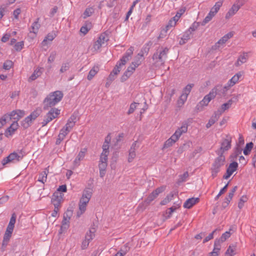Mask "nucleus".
<instances>
[{"label": "nucleus", "instance_id": "1", "mask_svg": "<svg viewBox=\"0 0 256 256\" xmlns=\"http://www.w3.org/2000/svg\"><path fill=\"white\" fill-rule=\"evenodd\" d=\"M63 97L61 91L56 90L49 94L43 101L44 110H47L59 102Z\"/></svg>", "mask_w": 256, "mask_h": 256}, {"label": "nucleus", "instance_id": "2", "mask_svg": "<svg viewBox=\"0 0 256 256\" xmlns=\"http://www.w3.org/2000/svg\"><path fill=\"white\" fill-rule=\"evenodd\" d=\"M168 50H169L167 48H160L154 53L152 56V59L154 61L153 64L156 67H159L164 64L167 58Z\"/></svg>", "mask_w": 256, "mask_h": 256}, {"label": "nucleus", "instance_id": "3", "mask_svg": "<svg viewBox=\"0 0 256 256\" xmlns=\"http://www.w3.org/2000/svg\"><path fill=\"white\" fill-rule=\"evenodd\" d=\"M226 162V158L224 155H218L212 164L210 170L212 176L214 178L218 174L220 171V168L224 166Z\"/></svg>", "mask_w": 256, "mask_h": 256}, {"label": "nucleus", "instance_id": "4", "mask_svg": "<svg viewBox=\"0 0 256 256\" xmlns=\"http://www.w3.org/2000/svg\"><path fill=\"white\" fill-rule=\"evenodd\" d=\"M26 154V152L22 148L20 150H18V152H14L10 154L8 156L2 160V163L3 166H4L10 162H13L14 160L20 162Z\"/></svg>", "mask_w": 256, "mask_h": 256}, {"label": "nucleus", "instance_id": "5", "mask_svg": "<svg viewBox=\"0 0 256 256\" xmlns=\"http://www.w3.org/2000/svg\"><path fill=\"white\" fill-rule=\"evenodd\" d=\"M222 88V86H216L214 88H212L208 94H206L200 102V104L202 106H206L210 102L214 99L216 94L221 95L220 93V88Z\"/></svg>", "mask_w": 256, "mask_h": 256}, {"label": "nucleus", "instance_id": "6", "mask_svg": "<svg viewBox=\"0 0 256 256\" xmlns=\"http://www.w3.org/2000/svg\"><path fill=\"white\" fill-rule=\"evenodd\" d=\"M42 110L40 109L36 108L21 122L22 126L24 128H28L32 125L33 122L40 114Z\"/></svg>", "mask_w": 256, "mask_h": 256}, {"label": "nucleus", "instance_id": "7", "mask_svg": "<svg viewBox=\"0 0 256 256\" xmlns=\"http://www.w3.org/2000/svg\"><path fill=\"white\" fill-rule=\"evenodd\" d=\"M231 142L232 138L229 135H226V138L222 140L220 148L216 150V154L218 155H224L225 151H227L230 148Z\"/></svg>", "mask_w": 256, "mask_h": 256}, {"label": "nucleus", "instance_id": "8", "mask_svg": "<svg viewBox=\"0 0 256 256\" xmlns=\"http://www.w3.org/2000/svg\"><path fill=\"white\" fill-rule=\"evenodd\" d=\"M60 114V110L56 108H52L46 114L42 122V126H46L49 122L56 118Z\"/></svg>", "mask_w": 256, "mask_h": 256}, {"label": "nucleus", "instance_id": "9", "mask_svg": "<svg viewBox=\"0 0 256 256\" xmlns=\"http://www.w3.org/2000/svg\"><path fill=\"white\" fill-rule=\"evenodd\" d=\"M245 0H237L232 6L226 15V18L229 19L230 17L234 15L240 10L241 6L245 4Z\"/></svg>", "mask_w": 256, "mask_h": 256}, {"label": "nucleus", "instance_id": "10", "mask_svg": "<svg viewBox=\"0 0 256 256\" xmlns=\"http://www.w3.org/2000/svg\"><path fill=\"white\" fill-rule=\"evenodd\" d=\"M166 188L165 186H162L157 188L154 191H153L151 194H149L146 199V202L147 204H150L152 200H154L158 195L163 192Z\"/></svg>", "mask_w": 256, "mask_h": 256}, {"label": "nucleus", "instance_id": "11", "mask_svg": "<svg viewBox=\"0 0 256 256\" xmlns=\"http://www.w3.org/2000/svg\"><path fill=\"white\" fill-rule=\"evenodd\" d=\"M62 201V195L61 194L54 193L52 199V204L56 210H59L60 206V204Z\"/></svg>", "mask_w": 256, "mask_h": 256}, {"label": "nucleus", "instance_id": "12", "mask_svg": "<svg viewBox=\"0 0 256 256\" xmlns=\"http://www.w3.org/2000/svg\"><path fill=\"white\" fill-rule=\"evenodd\" d=\"M188 130V124L186 123H183L180 128H178L175 132L172 134L173 138L178 140L180 137L183 134L186 132Z\"/></svg>", "mask_w": 256, "mask_h": 256}, {"label": "nucleus", "instance_id": "13", "mask_svg": "<svg viewBox=\"0 0 256 256\" xmlns=\"http://www.w3.org/2000/svg\"><path fill=\"white\" fill-rule=\"evenodd\" d=\"M90 200H85L84 198H81L79 202V211L77 212V216L80 217L86 210V206Z\"/></svg>", "mask_w": 256, "mask_h": 256}, {"label": "nucleus", "instance_id": "14", "mask_svg": "<svg viewBox=\"0 0 256 256\" xmlns=\"http://www.w3.org/2000/svg\"><path fill=\"white\" fill-rule=\"evenodd\" d=\"M200 201L198 198H192L187 200L184 204V208H190Z\"/></svg>", "mask_w": 256, "mask_h": 256}, {"label": "nucleus", "instance_id": "15", "mask_svg": "<svg viewBox=\"0 0 256 256\" xmlns=\"http://www.w3.org/2000/svg\"><path fill=\"white\" fill-rule=\"evenodd\" d=\"M86 151V150L84 148L79 152L78 155L74 162V164L75 166H77L80 164V161L82 160L84 157Z\"/></svg>", "mask_w": 256, "mask_h": 256}, {"label": "nucleus", "instance_id": "16", "mask_svg": "<svg viewBox=\"0 0 256 256\" xmlns=\"http://www.w3.org/2000/svg\"><path fill=\"white\" fill-rule=\"evenodd\" d=\"M18 124L16 122H14L12 124L7 128L6 131V135L8 136V133L9 136L12 134L18 128Z\"/></svg>", "mask_w": 256, "mask_h": 256}, {"label": "nucleus", "instance_id": "17", "mask_svg": "<svg viewBox=\"0 0 256 256\" xmlns=\"http://www.w3.org/2000/svg\"><path fill=\"white\" fill-rule=\"evenodd\" d=\"M108 166V157L104 156H100L98 168L100 170H106Z\"/></svg>", "mask_w": 256, "mask_h": 256}, {"label": "nucleus", "instance_id": "18", "mask_svg": "<svg viewBox=\"0 0 256 256\" xmlns=\"http://www.w3.org/2000/svg\"><path fill=\"white\" fill-rule=\"evenodd\" d=\"M220 115L216 112H214V114L212 116L209 120L208 122L206 124L207 128H210L213 124H214L219 118Z\"/></svg>", "mask_w": 256, "mask_h": 256}, {"label": "nucleus", "instance_id": "19", "mask_svg": "<svg viewBox=\"0 0 256 256\" xmlns=\"http://www.w3.org/2000/svg\"><path fill=\"white\" fill-rule=\"evenodd\" d=\"M232 103V100H229L227 102L222 104L221 108L216 111V112L220 116L223 112L228 109L231 106Z\"/></svg>", "mask_w": 256, "mask_h": 256}, {"label": "nucleus", "instance_id": "20", "mask_svg": "<svg viewBox=\"0 0 256 256\" xmlns=\"http://www.w3.org/2000/svg\"><path fill=\"white\" fill-rule=\"evenodd\" d=\"M248 58V56L246 53L240 56L236 62L235 63V65L236 66H240L244 63H245Z\"/></svg>", "mask_w": 256, "mask_h": 256}, {"label": "nucleus", "instance_id": "21", "mask_svg": "<svg viewBox=\"0 0 256 256\" xmlns=\"http://www.w3.org/2000/svg\"><path fill=\"white\" fill-rule=\"evenodd\" d=\"M224 0H220L216 2L214 6L210 9V12H212L214 14H216L219 10L220 8L222 6Z\"/></svg>", "mask_w": 256, "mask_h": 256}, {"label": "nucleus", "instance_id": "22", "mask_svg": "<svg viewBox=\"0 0 256 256\" xmlns=\"http://www.w3.org/2000/svg\"><path fill=\"white\" fill-rule=\"evenodd\" d=\"M25 111L24 110H13L10 112V116H16V114L18 116L16 118V121L22 118L25 115Z\"/></svg>", "mask_w": 256, "mask_h": 256}, {"label": "nucleus", "instance_id": "23", "mask_svg": "<svg viewBox=\"0 0 256 256\" xmlns=\"http://www.w3.org/2000/svg\"><path fill=\"white\" fill-rule=\"evenodd\" d=\"M99 70V68L98 66H94L89 72L87 76V78L90 80L94 76L98 73Z\"/></svg>", "mask_w": 256, "mask_h": 256}, {"label": "nucleus", "instance_id": "24", "mask_svg": "<svg viewBox=\"0 0 256 256\" xmlns=\"http://www.w3.org/2000/svg\"><path fill=\"white\" fill-rule=\"evenodd\" d=\"M40 18H37L36 20L32 24V26H31V28L32 30H30V32H33L35 34H36L40 26V24L38 23Z\"/></svg>", "mask_w": 256, "mask_h": 256}, {"label": "nucleus", "instance_id": "25", "mask_svg": "<svg viewBox=\"0 0 256 256\" xmlns=\"http://www.w3.org/2000/svg\"><path fill=\"white\" fill-rule=\"evenodd\" d=\"M178 140L174 138H173V135L166 141L164 144L163 148H166L172 146Z\"/></svg>", "mask_w": 256, "mask_h": 256}, {"label": "nucleus", "instance_id": "26", "mask_svg": "<svg viewBox=\"0 0 256 256\" xmlns=\"http://www.w3.org/2000/svg\"><path fill=\"white\" fill-rule=\"evenodd\" d=\"M92 190L90 188H86L83 192L82 196L81 198H85V200H90L92 196Z\"/></svg>", "mask_w": 256, "mask_h": 256}, {"label": "nucleus", "instance_id": "27", "mask_svg": "<svg viewBox=\"0 0 256 256\" xmlns=\"http://www.w3.org/2000/svg\"><path fill=\"white\" fill-rule=\"evenodd\" d=\"M70 218H68L64 216L63 220L62 222L61 230H67L70 226Z\"/></svg>", "mask_w": 256, "mask_h": 256}, {"label": "nucleus", "instance_id": "28", "mask_svg": "<svg viewBox=\"0 0 256 256\" xmlns=\"http://www.w3.org/2000/svg\"><path fill=\"white\" fill-rule=\"evenodd\" d=\"M41 69V68L36 69L30 77L28 81L30 82L34 80L39 77L42 74Z\"/></svg>", "mask_w": 256, "mask_h": 256}, {"label": "nucleus", "instance_id": "29", "mask_svg": "<svg viewBox=\"0 0 256 256\" xmlns=\"http://www.w3.org/2000/svg\"><path fill=\"white\" fill-rule=\"evenodd\" d=\"M238 168V164L236 162H233L230 163L228 167L226 169V171L230 172V174H232L234 172L236 171Z\"/></svg>", "mask_w": 256, "mask_h": 256}, {"label": "nucleus", "instance_id": "30", "mask_svg": "<svg viewBox=\"0 0 256 256\" xmlns=\"http://www.w3.org/2000/svg\"><path fill=\"white\" fill-rule=\"evenodd\" d=\"M102 152L100 156H104L105 157H108L109 154V153H110L109 144L108 143L104 142L102 145Z\"/></svg>", "mask_w": 256, "mask_h": 256}, {"label": "nucleus", "instance_id": "31", "mask_svg": "<svg viewBox=\"0 0 256 256\" xmlns=\"http://www.w3.org/2000/svg\"><path fill=\"white\" fill-rule=\"evenodd\" d=\"M187 96L185 94H182L177 102V104L178 107H182L187 100Z\"/></svg>", "mask_w": 256, "mask_h": 256}, {"label": "nucleus", "instance_id": "32", "mask_svg": "<svg viewBox=\"0 0 256 256\" xmlns=\"http://www.w3.org/2000/svg\"><path fill=\"white\" fill-rule=\"evenodd\" d=\"M215 14H213L212 12H210L207 16L204 18L202 22V26H204L206 24L210 22L212 18L214 16Z\"/></svg>", "mask_w": 256, "mask_h": 256}, {"label": "nucleus", "instance_id": "33", "mask_svg": "<svg viewBox=\"0 0 256 256\" xmlns=\"http://www.w3.org/2000/svg\"><path fill=\"white\" fill-rule=\"evenodd\" d=\"M234 84H233V83H232V82H230V80L227 83L226 86H224V87H222V88H220V93L221 94H224L226 92L231 86H233Z\"/></svg>", "mask_w": 256, "mask_h": 256}, {"label": "nucleus", "instance_id": "34", "mask_svg": "<svg viewBox=\"0 0 256 256\" xmlns=\"http://www.w3.org/2000/svg\"><path fill=\"white\" fill-rule=\"evenodd\" d=\"M67 135V134L64 132L63 131H62V130H60V132L58 136V137L56 139V145H58L60 144L64 138L65 136Z\"/></svg>", "mask_w": 256, "mask_h": 256}, {"label": "nucleus", "instance_id": "35", "mask_svg": "<svg viewBox=\"0 0 256 256\" xmlns=\"http://www.w3.org/2000/svg\"><path fill=\"white\" fill-rule=\"evenodd\" d=\"M48 174L46 171H43L39 174L38 180L44 184L47 179Z\"/></svg>", "mask_w": 256, "mask_h": 256}, {"label": "nucleus", "instance_id": "36", "mask_svg": "<svg viewBox=\"0 0 256 256\" xmlns=\"http://www.w3.org/2000/svg\"><path fill=\"white\" fill-rule=\"evenodd\" d=\"M55 37H56V34H53V33L48 34V35L46 36L45 38L42 42V44L43 45L46 44V42L48 40L52 41L54 38Z\"/></svg>", "mask_w": 256, "mask_h": 256}, {"label": "nucleus", "instance_id": "37", "mask_svg": "<svg viewBox=\"0 0 256 256\" xmlns=\"http://www.w3.org/2000/svg\"><path fill=\"white\" fill-rule=\"evenodd\" d=\"M98 40H99L100 42L104 44L108 40V37L106 33L103 32L100 34Z\"/></svg>", "mask_w": 256, "mask_h": 256}, {"label": "nucleus", "instance_id": "38", "mask_svg": "<svg viewBox=\"0 0 256 256\" xmlns=\"http://www.w3.org/2000/svg\"><path fill=\"white\" fill-rule=\"evenodd\" d=\"M231 234L230 232H226L224 233L221 237L218 240H216L217 241H220V243H222L226 240L228 238L230 237Z\"/></svg>", "mask_w": 256, "mask_h": 256}, {"label": "nucleus", "instance_id": "39", "mask_svg": "<svg viewBox=\"0 0 256 256\" xmlns=\"http://www.w3.org/2000/svg\"><path fill=\"white\" fill-rule=\"evenodd\" d=\"M238 186H234L232 188V189L229 192L228 196L225 198V200H228V202H230L234 195V193L236 190Z\"/></svg>", "mask_w": 256, "mask_h": 256}, {"label": "nucleus", "instance_id": "40", "mask_svg": "<svg viewBox=\"0 0 256 256\" xmlns=\"http://www.w3.org/2000/svg\"><path fill=\"white\" fill-rule=\"evenodd\" d=\"M70 67V64L68 62H64L62 64L60 72V73H64L68 70Z\"/></svg>", "mask_w": 256, "mask_h": 256}, {"label": "nucleus", "instance_id": "41", "mask_svg": "<svg viewBox=\"0 0 256 256\" xmlns=\"http://www.w3.org/2000/svg\"><path fill=\"white\" fill-rule=\"evenodd\" d=\"M253 146H254V144L252 142L248 143L246 144V146L244 150V154L245 155H248L250 153V152L253 147Z\"/></svg>", "mask_w": 256, "mask_h": 256}, {"label": "nucleus", "instance_id": "42", "mask_svg": "<svg viewBox=\"0 0 256 256\" xmlns=\"http://www.w3.org/2000/svg\"><path fill=\"white\" fill-rule=\"evenodd\" d=\"M236 250L235 246H230L228 250L226 252V256H233L234 254V251Z\"/></svg>", "mask_w": 256, "mask_h": 256}, {"label": "nucleus", "instance_id": "43", "mask_svg": "<svg viewBox=\"0 0 256 256\" xmlns=\"http://www.w3.org/2000/svg\"><path fill=\"white\" fill-rule=\"evenodd\" d=\"M94 12V9L92 8H86L84 12V18H86L87 17L90 16Z\"/></svg>", "mask_w": 256, "mask_h": 256}, {"label": "nucleus", "instance_id": "44", "mask_svg": "<svg viewBox=\"0 0 256 256\" xmlns=\"http://www.w3.org/2000/svg\"><path fill=\"white\" fill-rule=\"evenodd\" d=\"M194 84H188L183 90V92L182 94H185L188 96L192 88L194 86Z\"/></svg>", "mask_w": 256, "mask_h": 256}, {"label": "nucleus", "instance_id": "45", "mask_svg": "<svg viewBox=\"0 0 256 256\" xmlns=\"http://www.w3.org/2000/svg\"><path fill=\"white\" fill-rule=\"evenodd\" d=\"M139 103L137 102H133L130 105V108L128 112V114H132L134 112L138 106L139 105Z\"/></svg>", "mask_w": 256, "mask_h": 256}, {"label": "nucleus", "instance_id": "46", "mask_svg": "<svg viewBox=\"0 0 256 256\" xmlns=\"http://www.w3.org/2000/svg\"><path fill=\"white\" fill-rule=\"evenodd\" d=\"M248 200V198L246 197V196H242L240 200V201L238 202V207L240 209H241L242 208V207L244 206V203L245 202H246Z\"/></svg>", "mask_w": 256, "mask_h": 256}, {"label": "nucleus", "instance_id": "47", "mask_svg": "<svg viewBox=\"0 0 256 256\" xmlns=\"http://www.w3.org/2000/svg\"><path fill=\"white\" fill-rule=\"evenodd\" d=\"M56 55L57 53L56 51H52L51 52L48 58V62L50 64L53 62L56 58Z\"/></svg>", "mask_w": 256, "mask_h": 256}, {"label": "nucleus", "instance_id": "48", "mask_svg": "<svg viewBox=\"0 0 256 256\" xmlns=\"http://www.w3.org/2000/svg\"><path fill=\"white\" fill-rule=\"evenodd\" d=\"M192 36V33L190 32V30H186L183 36L182 39L186 40V42Z\"/></svg>", "mask_w": 256, "mask_h": 256}, {"label": "nucleus", "instance_id": "49", "mask_svg": "<svg viewBox=\"0 0 256 256\" xmlns=\"http://www.w3.org/2000/svg\"><path fill=\"white\" fill-rule=\"evenodd\" d=\"M136 150H129V154L128 158V162H130L132 161L134 158L136 157Z\"/></svg>", "mask_w": 256, "mask_h": 256}, {"label": "nucleus", "instance_id": "50", "mask_svg": "<svg viewBox=\"0 0 256 256\" xmlns=\"http://www.w3.org/2000/svg\"><path fill=\"white\" fill-rule=\"evenodd\" d=\"M8 117L10 116L6 114L0 119V128L8 122Z\"/></svg>", "mask_w": 256, "mask_h": 256}, {"label": "nucleus", "instance_id": "51", "mask_svg": "<svg viewBox=\"0 0 256 256\" xmlns=\"http://www.w3.org/2000/svg\"><path fill=\"white\" fill-rule=\"evenodd\" d=\"M220 241L216 240L214 242V248L212 252H216V253L219 254L220 250Z\"/></svg>", "mask_w": 256, "mask_h": 256}, {"label": "nucleus", "instance_id": "52", "mask_svg": "<svg viewBox=\"0 0 256 256\" xmlns=\"http://www.w3.org/2000/svg\"><path fill=\"white\" fill-rule=\"evenodd\" d=\"M24 46V42L22 41V42H18L15 44V45L14 46V48L16 50L20 51L23 48Z\"/></svg>", "mask_w": 256, "mask_h": 256}, {"label": "nucleus", "instance_id": "53", "mask_svg": "<svg viewBox=\"0 0 256 256\" xmlns=\"http://www.w3.org/2000/svg\"><path fill=\"white\" fill-rule=\"evenodd\" d=\"M121 70L122 66H120V64L117 63L112 72H113L114 74L117 75L120 72Z\"/></svg>", "mask_w": 256, "mask_h": 256}, {"label": "nucleus", "instance_id": "54", "mask_svg": "<svg viewBox=\"0 0 256 256\" xmlns=\"http://www.w3.org/2000/svg\"><path fill=\"white\" fill-rule=\"evenodd\" d=\"M176 209V206H172L171 208H169L168 210L166 212V214H167V216H166V219L169 218H170L172 213L175 211V210Z\"/></svg>", "mask_w": 256, "mask_h": 256}, {"label": "nucleus", "instance_id": "55", "mask_svg": "<svg viewBox=\"0 0 256 256\" xmlns=\"http://www.w3.org/2000/svg\"><path fill=\"white\" fill-rule=\"evenodd\" d=\"M200 26V23L198 22H194L192 26L188 29L192 33V32L195 31Z\"/></svg>", "mask_w": 256, "mask_h": 256}, {"label": "nucleus", "instance_id": "56", "mask_svg": "<svg viewBox=\"0 0 256 256\" xmlns=\"http://www.w3.org/2000/svg\"><path fill=\"white\" fill-rule=\"evenodd\" d=\"M218 229H216L214 230L212 233L209 234L208 236L205 238L203 240V243H206L208 242L210 240L214 238V234L216 232Z\"/></svg>", "mask_w": 256, "mask_h": 256}, {"label": "nucleus", "instance_id": "57", "mask_svg": "<svg viewBox=\"0 0 256 256\" xmlns=\"http://www.w3.org/2000/svg\"><path fill=\"white\" fill-rule=\"evenodd\" d=\"M132 74L126 70L121 77V81L124 82L126 81Z\"/></svg>", "mask_w": 256, "mask_h": 256}, {"label": "nucleus", "instance_id": "58", "mask_svg": "<svg viewBox=\"0 0 256 256\" xmlns=\"http://www.w3.org/2000/svg\"><path fill=\"white\" fill-rule=\"evenodd\" d=\"M134 48L130 46L126 52L125 54L124 55V56H126V57L130 58L133 54Z\"/></svg>", "mask_w": 256, "mask_h": 256}, {"label": "nucleus", "instance_id": "59", "mask_svg": "<svg viewBox=\"0 0 256 256\" xmlns=\"http://www.w3.org/2000/svg\"><path fill=\"white\" fill-rule=\"evenodd\" d=\"M129 60L130 58H128L126 57V56H123L122 58L117 63L120 64L121 66H123L126 63V62Z\"/></svg>", "mask_w": 256, "mask_h": 256}, {"label": "nucleus", "instance_id": "60", "mask_svg": "<svg viewBox=\"0 0 256 256\" xmlns=\"http://www.w3.org/2000/svg\"><path fill=\"white\" fill-rule=\"evenodd\" d=\"M234 35L233 32H230L227 34H225L224 36L222 37V41L224 40L226 42L228 41V39L231 38Z\"/></svg>", "mask_w": 256, "mask_h": 256}, {"label": "nucleus", "instance_id": "61", "mask_svg": "<svg viewBox=\"0 0 256 256\" xmlns=\"http://www.w3.org/2000/svg\"><path fill=\"white\" fill-rule=\"evenodd\" d=\"M103 44H102L98 40H97L94 42L93 48L94 49V50H99L102 46Z\"/></svg>", "mask_w": 256, "mask_h": 256}, {"label": "nucleus", "instance_id": "62", "mask_svg": "<svg viewBox=\"0 0 256 256\" xmlns=\"http://www.w3.org/2000/svg\"><path fill=\"white\" fill-rule=\"evenodd\" d=\"M12 66V62L10 60H8L3 65V68L5 70H9L10 68Z\"/></svg>", "mask_w": 256, "mask_h": 256}, {"label": "nucleus", "instance_id": "63", "mask_svg": "<svg viewBox=\"0 0 256 256\" xmlns=\"http://www.w3.org/2000/svg\"><path fill=\"white\" fill-rule=\"evenodd\" d=\"M176 22H174V20L170 19L169 20L168 23L166 26V30H168L169 29V28H170L174 26H176Z\"/></svg>", "mask_w": 256, "mask_h": 256}, {"label": "nucleus", "instance_id": "64", "mask_svg": "<svg viewBox=\"0 0 256 256\" xmlns=\"http://www.w3.org/2000/svg\"><path fill=\"white\" fill-rule=\"evenodd\" d=\"M12 232L6 230L4 236V238H5L6 241H9L12 236Z\"/></svg>", "mask_w": 256, "mask_h": 256}]
</instances>
